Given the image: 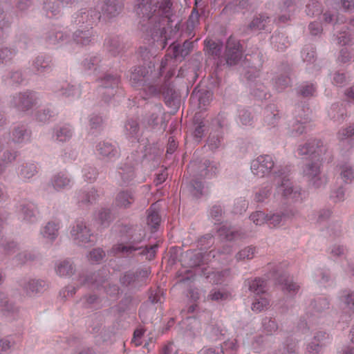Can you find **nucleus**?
<instances>
[{
  "label": "nucleus",
  "instance_id": "nucleus-62",
  "mask_svg": "<svg viewBox=\"0 0 354 354\" xmlns=\"http://www.w3.org/2000/svg\"><path fill=\"white\" fill-rule=\"evenodd\" d=\"M315 91V87L313 84H306L299 88V93L304 97L313 96Z\"/></svg>",
  "mask_w": 354,
  "mask_h": 354
},
{
  "label": "nucleus",
  "instance_id": "nucleus-6",
  "mask_svg": "<svg viewBox=\"0 0 354 354\" xmlns=\"http://www.w3.org/2000/svg\"><path fill=\"white\" fill-rule=\"evenodd\" d=\"M70 234L74 242L79 245L84 246L92 242L93 234L84 221H76L72 226Z\"/></svg>",
  "mask_w": 354,
  "mask_h": 354
},
{
  "label": "nucleus",
  "instance_id": "nucleus-45",
  "mask_svg": "<svg viewBox=\"0 0 354 354\" xmlns=\"http://www.w3.org/2000/svg\"><path fill=\"white\" fill-rule=\"evenodd\" d=\"M118 173L124 183H129L136 176L134 169L131 166H127L125 168H120Z\"/></svg>",
  "mask_w": 354,
  "mask_h": 354
},
{
  "label": "nucleus",
  "instance_id": "nucleus-27",
  "mask_svg": "<svg viewBox=\"0 0 354 354\" xmlns=\"http://www.w3.org/2000/svg\"><path fill=\"white\" fill-rule=\"evenodd\" d=\"M245 286L248 287V290L257 296H259L265 292V281L259 278L254 279H247L244 283Z\"/></svg>",
  "mask_w": 354,
  "mask_h": 354
},
{
  "label": "nucleus",
  "instance_id": "nucleus-42",
  "mask_svg": "<svg viewBox=\"0 0 354 354\" xmlns=\"http://www.w3.org/2000/svg\"><path fill=\"white\" fill-rule=\"evenodd\" d=\"M98 175L97 169L91 165H86L82 169V176L85 181L93 183Z\"/></svg>",
  "mask_w": 354,
  "mask_h": 354
},
{
  "label": "nucleus",
  "instance_id": "nucleus-22",
  "mask_svg": "<svg viewBox=\"0 0 354 354\" xmlns=\"http://www.w3.org/2000/svg\"><path fill=\"white\" fill-rule=\"evenodd\" d=\"M73 129L68 124L58 126L53 129L52 138L58 142H66L73 136Z\"/></svg>",
  "mask_w": 354,
  "mask_h": 354
},
{
  "label": "nucleus",
  "instance_id": "nucleus-35",
  "mask_svg": "<svg viewBox=\"0 0 354 354\" xmlns=\"http://www.w3.org/2000/svg\"><path fill=\"white\" fill-rule=\"evenodd\" d=\"M201 176L210 177L216 174L218 169V163L205 160L200 167Z\"/></svg>",
  "mask_w": 354,
  "mask_h": 354
},
{
  "label": "nucleus",
  "instance_id": "nucleus-61",
  "mask_svg": "<svg viewBox=\"0 0 354 354\" xmlns=\"http://www.w3.org/2000/svg\"><path fill=\"white\" fill-rule=\"evenodd\" d=\"M17 156V151H6L3 154L1 164L3 168L9 163L13 162Z\"/></svg>",
  "mask_w": 354,
  "mask_h": 354
},
{
  "label": "nucleus",
  "instance_id": "nucleus-52",
  "mask_svg": "<svg viewBox=\"0 0 354 354\" xmlns=\"http://www.w3.org/2000/svg\"><path fill=\"white\" fill-rule=\"evenodd\" d=\"M105 44L109 50L112 52L113 55L118 53L119 52V49L121 47V43L120 39L118 37L109 38L106 40Z\"/></svg>",
  "mask_w": 354,
  "mask_h": 354
},
{
  "label": "nucleus",
  "instance_id": "nucleus-50",
  "mask_svg": "<svg viewBox=\"0 0 354 354\" xmlns=\"http://www.w3.org/2000/svg\"><path fill=\"white\" fill-rule=\"evenodd\" d=\"M250 220L257 225H262L268 223V214L262 211H256L250 216Z\"/></svg>",
  "mask_w": 354,
  "mask_h": 354
},
{
  "label": "nucleus",
  "instance_id": "nucleus-34",
  "mask_svg": "<svg viewBox=\"0 0 354 354\" xmlns=\"http://www.w3.org/2000/svg\"><path fill=\"white\" fill-rule=\"evenodd\" d=\"M236 121L240 126L248 127L253 124V118L248 110L239 109Z\"/></svg>",
  "mask_w": 354,
  "mask_h": 354
},
{
  "label": "nucleus",
  "instance_id": "nucleus-14",
  "mask_svg": "<svg viewBox=\"0 0 354 354\" xmlns=\"http://www.w3.org/2000/svg\"><path fill=\"white\" fill-rule=\"evenodd\" d=\"M21 286L27 295L35 296L45 289L46 283L40 279H27L21 283Z\"/></svg>",
  "mask_w": 354,
  "mask_h": 354
},
{
  "label": "nucleus",
  "instance_id": "nucleus-1",
  "mask_svg": "<svg viewBox=\"0 0 354 354\" xmlns=\"http://www.w3.org/2000/svg\"><path fill=\"white\" fill-rule=\"evenodd\" d=\"M129 241L126 244L120 243L113 247L115 252H122L131 254L133 252L138 251V254L145 256L147 259H152L157 252L158 245L155 244L149 247L141 245L145 239V231L140 227L131 229L128 232Z\"/></svg>",
  "mask_w": 354,
  "mask_h": 354
},
{
  "label": "nucleus",
  "instance_id": "nucleus-63",
  "mask_svg": "<svg viewBox=\"0 0 354 354\" xmlns=\"http://www.w3.org/2000/svg\"><path fill=\"white\" fill-rule=\"evenodd\" d=\"M103 122L102 118L97 114H91L89 116V126L91 129L99 128Z\"/></svg>",
  "mask_w": 354,
  "mask_h": 354
},
{
  "label": "nucleus",
  "instance_id": "nucleus-31",
  "mask_svg": "<svg viewBox=\"0 0 354 354\" xmlns=\"http://www.w3.org/2000/svg\"><path fill=\"white\" fill-rule=\"evenodd\" d=\"M3 82L9 85H15L21 84L24 80V75L20 71H10L3 76Z\"/></svg>",
  "mask_w": 354,
  "mask_h": 354
},
{
  "label": "nucleus",
  "instance_id": "nucleus-37",
  "mask_svg": "<svg viewBox=\"0 0 354 354\" xmlns=\"http://www.w3.org/2000/svg\"><path fill=\"white\" fill-rule=\"evenodd\" d=\"M279 113L277 111H272L271 108L266 109L264 111V124L268 128L275 127L278 123Z\"/></svg>",
  "mask_w": 354,
  "mask_h": 354
},
{
  "label": "nucleus",
  "instance_id": "nucleus-29",
  "mask_svg": "<svg viewBox=\"0 0 354 354\" xmlns=\"http://www.w3.org/2000/svg\"><path fill=\"white\" fill-rule=\"evenodd\" d=\"M217 234L218 236L227 241H232L241 236L235 228L229 227L227 224L217 228Z\"/></svg>",
  "mask_w": 354,
  "mask_h": 354
},
{
  "label": "nucleus",
  "instance_id": "nucleus-23",
  "mask_svg": "<svg viewBox=\"0 0 354 354\" xmlns=\"http://www.w3.org/2000/svg\"><path fill=\"white\" fill-rule=\"evenodd\" d=\"M93 37L92 28H78L73 35L72 40L77 44L87 45Z\"/></svg>",
  "mask_w": 354,
  "mask_h": 354
},
{
  "label": "nucleus",
  "instance_id": "nucleus-55",
  "mask_svg": "<svg viewBox=\"0 0 354 354\" xmlns=\"http://www.w3.org/2000/svg\"><path fill=\"white\" fill-rule=\"evenodd\" d=\"M271 188L269 186L260 188L254 194V200L257 202H264L270 194Z\"/></svg>",
  "mask_w": 354,
  "mask_h": 354
},
{
  "label": "nucleus",
  "instance_id": "nucleus-4",
  "mask_svg": "<svg viewBox=\"0 0 354 354\" xmlns=\"http://www.w3.org/2000/svg\"><path fill=\"white\" fill-rule=\"evenodd\" d=\"M100 12L92 9L82 8L72 17V23L79 28H92V26L101 19Z\"/></svg>",
  "mask_w": 354,
  "mask_h": 354
},
{
  "label": "nucleus",
  "instance_id": "nucleus-38",
  "mask_svg": "<svg viewBox=\"0 0 354 354\" xmlns=\"http://www.w3.org/2000/svg\"><path fill=\"white\" fill-rule=\"evenodd\" d=\"M252 304V310L256 313H259L267 308L270 305V300L266 296H258Z\"/></svg>",
  "mask_w": 354,
  "mask_h": 354
},
{
  "label": "nucleus",
  "instance_id": "nucleus-12",
  "mask_svg": "<svg viewBox=\"0 0 354 354\" xmlns=\"http://www.w3.org/2000/svg\"><path fill=\"white\" fill-rule=\"evenodd\" d=\"M95 151L103 159L113 161L119 156L118 147L109 142H100L95 147Z\"/></svg>",
  "mask_w": 354,
  "mask_h": 354
},
{
  "label": "nucleus",
  "instance_id": "nucleus-40",
  "mask_svg": "<svg viewBox=\"0 0 354 354\" xmlns=\"http://www.w3.org/2000/svg\"><path fill=\"white\" fill-rule=\"evenodd\" d=\"M97 197V192L95 189L91 188L88 192H83L78 196L79 203L82 204L92 203L95 201Z\"/></svg>",
  "mask_w": 354,
  "mask_h": 354
},
{
  "label": "nucleus",
  "instance_id": "nucleus-8",
  "mask_svg": "<svg viewBox=\"0 0 354 354\" xmlns=\"http://www.w3.org/2000/svg\"><path fill=\"white\" fill-rule=\"evenodd\" d=\"M39 101V97L36 93L26 91L14 95L12 103L19 109L26 111L37 105Z\"/></svg>",
  "mask_w": 354,
  "mask_h": 354
},
{
  "label": "nucleus",
  "instance_id": "nucleus-9",
  "mask_svg": "<svg viewBox=\"0 0 354 354\" xmlns=\"http://www.w3.org/2000/svg\"><path fill=\"white\" fill-rule=\"evenodd\" d=\"M298 211L295 208H289L283 212L272 213L268 214V225L270 227H279L283 225L286 221L295 217Z\"/></svg>",
  "mask_w": 354,
  "mask_h": 354
},
{
  "label": "nucleus",
  "instance_id": "nucleus-28",
  "mask_svg": "<svg viewBox=\"0 0 354 354\" xmlns=\"http://www.w3.org/2000/svg\"><path fill=\"white\" fill-rule=\"evenodd\" d=\"M134 201V197L131 192L122 191L115 197V205L120 208L129 207Z\"/></svg>",
  "mask_w": 354,
  "mask_h": 354
},
{
  "label": "nucleus",
  "instance_id": "nucleus-24",
  "mask_svg": "<svg viewBox=\"0 0 354 354\" xmlns=\"http://www.w3.org/2000/svg\"><path fill=\"white\" fill-rule=\"evenodd\" d=\"M71 179L68 175L64 172H59L53 176L51 179V184L57 191L68 188L71 186Z\"/></svg>",
  "mask_w": 354,
  "mask_h": 354
},
{
  "label": "nucleus",
  "instance_id": "nucleus-5",
  "mask_svg": "<svg viewBox=\"0 0 354 354\" xmlns=\"http://www.w3.org/2000/svg\"><path fill=\"white\" fill-rule=\"evenodd\" d=\"M274 166V159L271 156L260 155L251 161L250 169L254 175L262 178L269 175Z\"/></svg>",
  "mask_w": 354,
  "mask_h": 354
},
{
  "label": "nucleus",
  "instance_id": "nucleus-11",
  "mask_svg": "<svg viewBox=\"0 0 354 354\" xmlns=\"http://www.w3.org/2000/svg\"><path fill=\"white\" fill-rule=\"evenodd\" d=\"M53 91L57 95L70 99L78 98L81 95V89L79 85L72 84L67 82L56 84Z\"/></svg>",
  "mask_w": 354,
  "mask_h": 354
},
{
  "label": "nucleus",
  "instance_id": "nucleus-59",
  "mask_svg": "<svg viewBox=\"0 0 354 354\" xmlns=\"http://www.w3.org/2000/svg\"><path fill=\"white\" fill-rule=\"evenodd\" d=\"M221 137L218 134L211 135L207 140V145L211 150L218 149L221 145Z\"/></svg>",
  "mask_w": 354,
  "mask_h": 354
},
{
  "label": "nucleus",
  "instance_id": "nucleus-49",
  "mask_svg": "<svg viewBox=\"0 0 354 354\" xmlns=\"http://www.w3.org/2000/svg\"><path fill=\"white\" fill-rule=\"evenodd\" d=\"M101 81H102V86L104 88H111V93L113 94V88L118 86L120 80L117 76L107 75Z\"/></svg>",
  "mask_w": 354,
  "mask_h": 354
},
{
  "label": "nucleus",
  "instance_id": "nucleus-2",
  "mask_svg": "<svg viewBox=\"0 0 354 354\" xmlns=\"http://www.w3.org/2000/svg\"><path fill=\"white\" fill-rule=\"evenodd\" d=\"M274 197L277 201L298 203L303 201L301 189L295 185L287 176H279L276 179V188Z\"/></svg>",
  "mask_w": 354,
  "mask_h": 354
},
{
  "label": "nucleus",
  "instance_id": "nucleus-30",
  "mask_svg": "<svg viewBox=\"0 0 354 354\" xmlns=\"http://www.w3.org/2000/svg\"><path fill=\"white\" fill-rule=\"evenodd\" d=\"M37 173V165L32 162L23 164L19 168L18 174L21 178L28 180Z\"/></svg>",
  "mask_w": 354,
  "mask_h": 354
},
{
  "label": "nucleus",
  "instance_id": "nucleus-57",
  "mask_svg": "<svg viewBox=\"0 0 354 354\" xmlns=\"http://www.w3.org/2000/svg\"><path fill=\"white\" fill-rule=\"evenodd\" d=\"M13 52L7 47L0 48V64H6L13 57Z\"/></svg>",
  "mask_w": 354,
  "mask_h": 354
},
{
  "label": "nucleus",
  "instance_id": "nucleus-25",
  "mask_svg": "<svg viewBox=\"0 0 354 354\" xmlns=\"http://www.w3.org/2000/svg\"><path fill=\"white\" fill-rule=\"evenodd\" d=\"M55 270L60 277H70L75 272L73 263L68 259L59 260L56 261Z\"/></svg>",
  "mask_w": 354,
  "mask_h": 354
},
{
  "label": "nucleus",
  "instance_id": "nucleus-54",
  "mask_svg": "<svg viewBox=\"0 0 354 354\" xmlns=\"http://www.w3.org/2000/svg\"><path fill=\"white\" fill-rule=\"evenodd\" d=\"M331 200L335 203L342 202L346 198L345 189L340 186L334 189L330 196Z\"/></svg>",
  "mask_w": 354,
  "mask_h": 354
},
{
  "label": "nucleus",
  "instance_id": "nucleus-33",
  "mask_svg": "<svg viewBox=\"0 0 354 354\" xmlns=\"http://www.w3.org/2000/svg\"><path fill=\"white\" fill-rule=\"evenodd\" d=\"M162 114V109L160 104H156L153 107V112L146 118L145 120L149 127H154L159 124L161 121L160 116Z\"/></svg>",
  "mask_w": 354,
  "mask_h": 354
},
{
  "label": "nucleus",
  "instance_id": "nucleus-26",
  "mask_svg": "<svg viewBox=\"0 0 354 354\" xmlns=\"http://www.w3.org/2000/svg\"><path fill=\"white\" fill-rule=\"evenodd\" d=\"M51 67V59L44 55H40L36 57L32 64V68L39 74L48 72Z\"/></svg>",
  "mask_w": 354,
  "mask_h": 354
},
{
  "label": "nucleus",
  "instance_id": "nucleus-41",
  "mask_svg": "<svg viewBox=\"0 0 354 354\" xmlns=\"http://www.w3.org/2000/svg\"><path fill=\"white\" fill-rule=\"evenodd\" d=\"M340 302L345 305L346 308L351 309L354 308V291L344 290L339 296Z\"/></svg>",
  "mask_w": 354,
  "mask_h": 354
},
{
  "label": "nucleus",
  "instance_id": "nucleus-64",
  "mask_svg": "<svg viewBox=\"0 0 354 354\" xmlns=\"http://www.w3.org/2000/svg\"><path fill=\"white\" fill-rule=\"evenodd\" d=\"M353 136H354V126L342 129L338 133V138L341 140H346Z\"/></svg>",
  "mask_w": 354,
  "mask_h": 354
},
{
  "label": "nucleus",
  "instance_id": "nucleus-48",
  "mask_svg": "<svg viewBox=\"0 0 354 354\" xmlns=\"http://www.w3.org/2000/svg\"><path fill=\"white\" fill-rule=\"evenodd\" d=\"M306 131L305 125L299 121L293 122L288 128V133L292 137L298 136Z\"/></svg>",
  "mask_w": 354,
  "mask_h": 354
},
{
  "label": "nucleus",
  "instance_id": "nucleus-19",
  "mask_svg": "<svg viewBox=\"0 0 354 354\" xmlns=\"http://www.w3.org/2000/svg\"><path fill=\"white\" fill-rule=\"evenodd\" d=\"M124 136L129 140H138L142 135L137 119L129 118L124 124Z\"/></svg>",
  "mask_w": 354,
  "mask_h": 354
},
{
  "label": "nucleus",
  "instance_id": "nucleus-53",
  "mask_svg": "<svg viewBox=\"0 0 354 354\" xmlns=\"http://www.w3.org/2000/svg\"><path fill=\"white\" fill-rule=\"evenodd\" d=\"M331 211L329 209H323L319 210L311 218L315 223L321 224L328 220L331 216Z\"/></svg>",
  "mask_w": 354,
  "mask_h": 354
},
{
  "label": "nucleus",
  "instance_id": "nucleus-51",
  "mask_svg": "<svg viewBox=\"0 0 354 354\" xmlns=\"http://www.w3.org/2000/svg\"><path fill=\"white\" fill-rule=\"evenodd\" d=\"M105 257V252L100 248H95L91 250L87 255L88 261L92 263H100Z\"/></svg>",
  "mask_w": 354,
  "mask_h": 354
},
{
  "label": "nucleus",
  "instance_id": "nucleus-3",
  "mask_svg": "<svg viewBox=\"0 0 354 354\" xmlns=\"http://www.w3.org/2000/svg\"><path fill=\"white\" fill-rule=\"evenodd\" d=\"M322 157L309 160L303 168V175L309 185L314 188L324 187L328 181V177L321 169Z\"/></svg>",
  "mask_w": 354,
  "mask_h": 354
},
{
  "label": "nucleus",
  "instance_id": "nucleus-7",
  "mask_svg": "<svg viewBox=\"0 0 354 354\" xmlns=\"http://www.w3.org/2000/svg\"><path fill=\"white\" fill-rule=\"evenodd\" d=\"M326 151L323 143L320 140H313L298 146L297 152L299 156H308L310 160L322 157Z\"/></svg>",
  "mask_w": 354,
  "mask_h": 354
},
{
  "label": "nucleus",
  "instance_id": "nucleus-56",
  "mask_svg": "<svg viewBox=\"0 0 354 354\" xmlns=\"http://www.w3.org/2000/svg\"><path fill=\"white\" fill-rule=\"evenodd\" d=\"M301 57L304 62L307 63H313L315 57V51L312 47H307L303 49Z\"/></svg>",
  "mask_w": 354,
  "mask_h": 354
},
{
  "label": "nucleus",
  "instance_id": "nucleus-60",
  "mask_svg": "<svg viewBox=\"0 0 354 354\" xmlns=\"http://www.w3.org/2000/svg\"><path fill=\"white\" fill-rule=\"evenodd\" d=\"M313 307L318 312L322 311L329 308V301L325 297H319L314 301Z\"/></svg>",
  "mask_w": 354,
  "mask_h": 354
},
{
  "label": "nucleus",
  "instance_id": "nucleus-20",
  "mask_svg": "<svg viewBox=\"0 0 354 354\" xmlns=\"http://www.w3.org/2000/svg\"><path fill=\"white\" fill-rule=\"evenodd\" d=\"M31 132L25 125L16 126L12 133V140L17 144L27 143L30 141Z\"/></svg>",
  "mask_w": 354,
  "mask_h": 354
},
{
  "label": "nucleus",
  "instance_id": "nucleus-46",
  "mask_svg": "<svg viewBox=\"0 0 354 354\" xmlns=\"http://www.w3.org/2000/svg\"><path fill=\"white\" fill-rule=\"evenodd\" d=\"M268 17L265 15H259L255 17L250 24V28L253 31L262 30L265 28Z\"/></svg>",
  "mask_w": 354,
  "mask_h": 354
},
{
  "label": "nucleus",
  "instance_id": "nucleus-36",
  "mask_svg": "<svg viewBox=\"0 0 354 354\" xmlns=\"http://www.w3.org/2000/svg\"><path fill=\"white\" fill-rule=\"evenodd\" d=\"M340 176L346 183L354 182V167L344 164L340 167Z\"/></svg>",
  "mask_w": 354,
  "mask_h": 354
},
{
  "label": "nucleus",
  "instance_id": "nucleus-15",
  "mask_svg": "<svg viewBox=\"0 0 354 354\" xmlns=\"http://www.w3.org/2000/svg\"><path fill=\"white\" fill-rule=\"evenodd\" d=\"M59 227L58 222L49 221L41 227L39 234L46 242L53 243L58 236Z\"/></svg>",
  "mask_w": 354,
  "mask_h": 354
},
{
  "label": "nucleus",
  "instance_id": "nucleus-10",
  "mask_svg": "<svg viewBox=\"0 0 354 354\" xmlns=\"http://www.w3.org/2000/svg\"><path fill=\"white\" fill-rule=\"evenodd\" d=\"M242 51L239 42L234 37H230L226 44L225 59L228 65H235L241 58Z\"/></svg>",
  "mask_w": 354,
  "mask_h": 354
},
{
  "label": "nucleus",
  "instance_id": "nucleus-58",
  "mask_svg": "<svg viewBox=\"0 0 354 354\" xmlns=\"http://www.w3.org/2000/svg\"><path fill=\"white\" fill-rule=\"evenodd\" d=\"M190 187L191 192L195 197L198 198L203 194L204 187L201 181L195 180L191 184Z\"/></svg>",
  "mask_w": 354,
  "mask_h": 354
},
{
  "label": "nucleus",
  "instance_id": "nucleus-43",
  "mask_svg": "<svg viewBox=\"0 0 354 354\" xmlns=\"http://www.w3.org/2000/svg\"><path fill=\"white\" fill-rule=\"evenodd\" d=\"M230 296L229 292L225 289H212L208 295V298L213 301H223L228 299Z\"/></svg>",
  "mask_w": 354,
  "mask_h": 354
},
{
  "label": "nucleus",
  "instance_id": "nucleus-44",
  "mask_svg": "<svg viewBox=\"0 0 354 354\" xmlns=\"http://www.w3.org/2000/svg\"><path fill=\"white\" fill-rule=\"evenodd\" d=\"M256 249L254 247L248 246L241 250L236 255L237 261H244L252 259L255 254Z\"/></svg>",
  "mask_w": 354,
  "mask_h": 354
},
{
  "label": "nucleus",
  "instance_id": "nucleus-16",
  "mask_svg": "<svg viewBox=\"0 0 354 354\" xmlns=\"http://www.w3.org/2000/svg\"><path fill=\"white\" fill-rule=\"evenodd\" d=\"M102 59L98 54L87 56L82 62V68L88 75H97L101 67Z\"/></svg>",
  "mask_w": 354,
  "mask_h": 354
},
{
  "label": "nucleus",
  "instance_id": "nucleus-47",
  "mask_svg": "<svg viewBox=\"0 0 354 354\" xmlns=\"http://www.w3.org/2000/svg\"><path fill=\"white\" fill-rule=\"evenodd\" d=\"M229 270H225L223 271H217L212 272L210 275L207 276L209 281L214 283H222L224 282L229 275Z\"/></svg>",
  "mask_w": 354,
  "mask_h": 354
},
{
  "label": "nucleus",
  "instance_id": "nucleus-21",
  "mask_svg": "<svg viewBox=\"0 0 354 354\" xmlns=\"http://www.w3.org/2000/svg\"><path fill=\"white\" fill-rule=\"evenodd\" d=\"M156 10V7L149 3L148 0H142L138 3L135 7L136 14L143 18V21L150 20L153 17V12Z\"/></svg>",
  "mask_w": 354,
  "mask_h": 354
},
{
  "label": "nucleus",
  "instance_id": "nucleus-39",
  "mask_svg": "<svg viewBox=\"0 0 354 354\" xmlns=\"http://www.w3.org/2000/svg\"><path fill=\"white\" fill-rule=\"evenodd\" d=\"M160 218L156 211V205L153 204L149 209L147 216V224L153 228H156L160 223Z\"/></svg>",
  "mask_w": 354,
  "mask_h": 354
},
{
  "label": "nucleus",
  "instance_id": "nucleus-32",
  "mask_svg": "<svg viewBox=\"0 0 354 354\" xmlns=\"http://www.w3.org/2000/svg\"><path fill=\"white\" fill-rule=\"evenodd\" d=\"M145 68L143 67H137L131 73L129 79L133 86L142 84L145 82Z\"/></svg>",
  "mask_w": 354,
  "mask_h": 354
},
{
  "label": "nucleus",
  "instance_id": "nucleus-18",
  "mask_svg": "<svg viewBox=\"0 0 354 354\" xmlns=\"http://www.w3.org/2000/svg\"><path fill=\"white\" fill-rule=\"evenodd\" d=\"M102 17L111 19L117 16L122 10V6L118 0H106L100 6Z\"/></svg>",
  "mask_w": 354,
  "mask_h": 354
},
{
  "label": "nucleus",
  "instance_id": "nucleus-17",
  "mask_svg": "<svg viewBox=\"0 0 354 354\" xmlns=\"http://www.w3.org/2000/svg\"><path fill=\"white\" fill-rule=\"evenodd\" d=\"M46 40L50 44H64L70 41L69 35L66 30H62L59 28L50 30L46 35Z\"/></svg>",
  "mask_w": 354,
  "mask_h": 354
},
{
  "label": "nucleus",
  "instance_id": "nucleus-13",
  "mask_svg": "<svg viewBox=\"0 0 354 354\" xmlns=\"http://www.w3.org/2000/svg\"><path fill=\"white\" fill-rule=\"evenodd\" d=\"M21 217L28 222H35L38 213L36 205L28 201H21L17 207Z\"/></svg>",
  "mask_w": 354,
  "mask_h": 354
}]
</instances>
